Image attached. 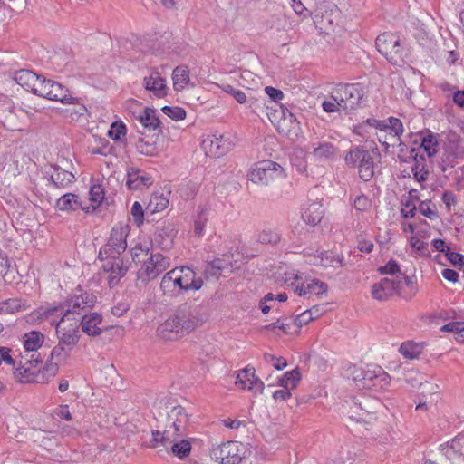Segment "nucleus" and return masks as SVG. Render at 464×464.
Masks as SVG:
<instances>
[{"instance_id":"nucleus-1","label":"nucleus","mask_w":464,"mask_h":464,"mask_svg":"<svg viewBox=\"0 0 464 464\" xmlns=\"http://www.w3.org/2000/svg\"><path fill=\"white\" fill-rule=\"evenodd\" d=\"M206 321L207 315L201 308L185 303L158 326L156 333L164 341H177L195 331Z\"/></svg>"},{"instance_id":"nucleus-2","label":"nucleus","mask_w":464,"mask_h":464,"mask_svg":"<svg viewBox=\"0 0 464 464\" xmlns=\"http://www.w3.org/2000/svg\"><path fill=\"white\" fill-rule=\"evenodd\" d=\"M377 146L368 149L366 145H353L345 151L343 160L349 169H357L360 179L365 182L374 176V156H379Z\"/></svg>"},{"instance_id":"nucleus-3","label":"nucleus","mask_w":464,"mask_h":464,"mask_svg":"<svg viewBox=\"0 0 464 464\" xmlns=\"http://www.w3.org/2000/svg\"><path fill=\"white\" fill-rule=\"evenodd\" d=\"M80 292L79 295H74L67 300L65 304L45 309L42 315L48 318L54 314H63L62 321H66L71 320V317H73L75 314L80 315L81 310L92 308L96 303V296L92 293L82 292V289H80Z\"/></svg>"},{"instance_id":"nucleus-4","label":"nucleus","mask_w":464,"mask_h":464,"mask_svg":"<svg viewBox=\"0 0 464 464\" xmlns=\"http://www.w3.org/2000/svg\"><path fill=\"white\" fill-rule=\"evenodd\" d=\"M369 127L375 128L381 131L385 132V135L379 136L378 140L383 148L384 152H388L391 146L394 147V140H399L404 132L402 121L396 117L390 116L384 120H377L375 118H368L366 120Z\"/></svg>"},{"instance_id":"nucleus-5","label":"nucleus","mask_w":464,"mask_h":464,"mask_svg":"<svg viewBox=\"0 0 464 464\" xmlns=\"http://www.w3.org/2000/svg\"><path fill=\"white\" fill-rule=\"evenodd\" d=\"M36 367L27 363V361L22 364V361H20L19 365L14 371L15 380L24 383H45L54 377L59 371L57 363L49 362L45 363L42 371L35 370Z\"/></svg>"},{"instance_id":"nucleus-6","label":"nucleus","mask_w":464,"mask_h":464,"mask_svg":"<svg viewBox=\"0 0 464 464\" xmlns=\"http://www.w3.org/2000/svg\"><path fill=\"white\" fill-rule=\"evenodd\" d=\"M375 45L378 52L390 63L401 66L404 63V49L401 46V40L396 34L392 33L379 34Z\"/></svg>"},{"instance_id":"nucleus-7","label":"nucleus","mask_w":464,"mask_h":464,"mask_svg":"<svg viewBox=\"0 0 464 464\" xmlns=\"http://www.w3.org/2000/svg\"><path fill=\"white\" fill-rule=\"evenodd\" d=\"M247 176L248 179L254 183L267 185L276 179L285 178L286 174L280 164L265 160L255 163Z\"/></svg>"},{"instance_id":"nucleus-8","label":"nucleus","mask_w":464,"mask_h":464,"mask_svg":"<svg viewBox=\"0 0 464 464\" xmlns=\"http://www.w3.org/2000/svg\"><path fill=\"white\" fill-rule=\"evenodd\" d=\"M38 88L35 91L38 96L50 101L60 102L63 104H71L78 102L77 97H73L70 90L59 82L46 79H41Z\"/></svg>"},{"instance_id":"nucleus-9","label":"nucleus","mask_w":464,"mask_h":464,"mask_svg":"<svg viewBox=\"0 0 464 464\" xmlns=\"http://www.w3.org/2000/svg\"><path fill=\"white\" fill-rule=\"evenodd\" d=\"M362 97L359 83H339L332 91V98L334 102L339 101L342 110L346 112L355 110Z\"/></svg>"},{"instance_id":"nucleus-10","label":"nucleus","mask_w":464,"mask_h":464,"mask_svg":"<svg viewBox=\"0 0 464 464\" xmlns=\"http://www.w3.org/2000/svg\"><path fill=\"white\" fill-rule=\"evenodd\" d=\"M244 446L237 441L229 440L212 447L210 457L221 464H239L244 459Z\"/></svg>"},{"instance_id":"nucleus-11","label":"nucleus","mask_w":464,"mask_h":464,"mask_svg":"<svg viewBox=\"0 0 464 464\" xmlns=\"http://www.w3.org/2000/svg\"><path fill=\"white\" fill-rule=\"evenodd\" d=\"M129 231L130 227L128 225L118 224L114 226L107 243L101 247L99 256H121V254L127 248L126 237Z\"/></svg>"},{"instance_id":"nucleus-12","label":"nucleus","mask_w":464,"mask_h":464,"mask_svg":"<svg viewBox=\"0 0 464 464\" xmlns=\"http://www.w3.org/2000/svg\"><path fill=\"white\" fill-rule=\"evenodd\" d=\"M99 258L103 261L102 268L106 273H109L108 276V284L111 288L116 286L121 278H122L128 269L129 266L126 262L121 256H99Z\"/></svg>"},{"instance_id":"nucleus-13","label":"nucleus","mask_w":464,"mask_h":464,"mask_svg":"<svg viewBox=\"0 0 464 464\" xmlns=\"http://www.w3.org/2000/svg\"><path fill=\"white\" fill-rule=\"evenodd\" d=\"M402 282L400 279L382 278L372 286V295L379 301L387 300L393 295L404 297L401 295Z\"/></svg>"},{"instance_id":"nucleus-14","label":"nucleus","mask_w":464,"mask_h":464,"mask_svg":"<svg viewBox=\"0 0 464 464\" xmlns=\"http://www.w3.org/2000/svg\"><path fill=\"white\" fill-rule=\"evenodd\" d=\"M44 343V335L38 331H31L25 334L23 337V343L24 351L27 353L32 352L30 359H27V363L33 366H38L44 362V357L38 353V350Z\"/></svg>"},{"instance_id":"nucleus-15","label":"nucleus","mask_w":464,"mask_h":464,"mask_svg":"<svg viewBox=\"0 0 464 464\" xmlns=\"http://www.w3.org/2000/svg\"><path fill=\"white\" fill-rule=\"evenodd\" d=\"M71 320H73L74 322L65 326L63 324L65 323V321H62L61 319L56 324L55 330L58 342L61 343V344H65L66 346H70L71 348L74 349L81 338L79 330L80 324L78 323V319L75 317H72Z\"/></svg>"},{"instance_id":"nucleus-16","label":"nucleus","mask_w":464,"mask_h":464,"mask_svg":"<svg viewBox=\"0 0 464 464\" xmlns=\"http://www.w3.org/2000/svg\"><path fill=\"white\" fill-rule=\"evenodd\" d=\"M164 137L161 133L140 137L134 143L139 153L145 156H157L165 146Z\"/></svg>"},{"instance_id":"nucleus-17","label":"nucleus","mask_w":464,"mask_h":464,"mask_svg":"<svg viewBox=\"0 0 464 464\" xmlns=\"http://www.w3.org/2000/svg\"><path fill=\"white\" fill-rule=\"evenodd\" d=\"M236 385L240 389H247L255 393H262L265 388L263 381L256 375L255 368L250 366H246L239 371Z\"/></svg>"},{"instance_id":"nucleus-18","label":"nucleus","mask_w":464,"mask_h":464,"mask_svg":"<svg viewBox=\"0 0 464 464\" xmlns=\"http://www.w3.org/2000/svg\"><path fill=\"white\" fill-rule=\"evenodd\" d=\"M409 158L413 161L411 171L414 179L419 182L426 181L430 174L427 165L428 156L426 151H423L417 147H411L410 148Z\"/></svg>"},{"instance_id":"nucleus-19","label":"nucleus","mask_w":464,"mask_h":464,"mask_svg":"<svg viewBox=\"0 0 464 464\" xmlns=\"http://www.w3.org/2000/svg\"><path fill=\"white\" fill-rule=\"evenodd\" d=\"M177 230L173 223L163 221L156 227L154 242L163 250H169L173 246Z\"/></svg>"},{"instance_id":"nucleus-20","label":"nucleus","mask_w":464,"mask_h":464,"mask_svg":"<svg viewBox=\"0 0 464 464\" xmlns=\"http://www.w3.org/2000/svg\"><path fill=\"white\" fill-rule=\"evenodd\" d=\"M133 104L140 109L138 113L133 112V116L143 128L149 131L159 130L158 133H161L160 121L156 114V110L150 107H142L138 102H133Z\"/></svg>"},{"instance_id":"nucleus-21","label":"nucleus","mask_w":464,"mask_h":464,"mask_svg":"<svg viewBox=\"0 0 464 464\" xmlns=\"http://www.w3.org/2000/svg\"><path fill=\"white\" fill-rule=\"evenodd\" d=\"M372 401L368 397H362L361 399H354L353 405L351 407L350 419L357 422H369L375 413L373 407L371 404Z\"/></svg>"},{"instance_id":"nucleus-22","label":"nucleus","mask_w":464,"mask_h":464,"mask_svg":"<svg viewBox=\"0 0 464 464\" xmlns=\"http://www.w3.org/2000/svg\"><path fill=\"white\" fill-rule=\"evenodd\" d=\"M439 450L450 461L464 458V434L459 433L450 441L440 444Z\"/></svg>"},{"instance_id":"nucleus-23","label":"nucleus","mask_w":464,"mask_h":464,"mask_svg":"<svg viewBox=\"0 0 464 464\" xmlns=\"http://www.w3.org/2000/svg\"><path fill=\"white\" fill-rule=\"evenodd\" d=\"M327 290V284L317 279L302 282L301 284L295 285L294 288V292L295 294L304 297H310L311 295L320 296L325 294Z\"/></svg>"},{"instance_id":"nucleus-24","label":"nucleus","mask_w":464,"mask_h":464,"mask_svg":"<svg viewBox=\"0 0 464 464\" xmlns=\"http://www.w3.org/2000/svg\"><path fill=\"white\" fill-rule=\"evenodd\" d=\"M43 78H44V75H38L34 72L25 69L18 70L14 74V80L17 84L26 90L30 89L35 95H38L35 89L38 88L37 86H39V83L42 82L41 79Z\"/></svg>"},{"instance_id":"nucleus-25","label":"nucleus","mask_w":464,"mask_h":464,"mask_svg":"<svg viewBox=\"0 0 464 464\" xmlns=\"http://www.w3.org/2000/svg\"><path fill=\"white\" fill-rule=\"evenodd\" d=\"M168 419L171 421V426L174 429L173 433L183 435L189 422L188 414L185 409L180 405L173 407L168 414Z\"/></svg>"},{"instance_id":"nucleus-26","label":"nucleus","mask_w":464,"mask_h":464,"mask_svg":"<svg viewBox=\"0 0 464 464\" xmlns=\"http://www.w3.org/2000/svg\"><path fill=\"white\" fill-rule=\"evenodd\" d=\"M143 85L147 91L152 92L158 98L167 95L166 80L157 71L151 72L150 76L143 78Z\"/></svg>"},{"instance_id":"nucleus-27","label":"nucleus","mask_w":464,"mask_h":464,"mask_svg":"<svg viewBox=\"0 0 464 464\" xmlns=\"http://www.w3.org/2000/svg\"><path fill=\"white\" fill-rule=\"evenodd\" d=\"M152 183L151 176L141 169H131L127 173L126 186L129 189H141Z\"/></svg>"},{"instance_id":"nucleus-28","label":"nucleus","mask_w":464,"mask_h":464,"mask_svg":"<svg viewBox=\"0 0 464 464\" xmlns=\"http://www.w3.org/2000/svg\"><path fill=\"white\" fill-rule=\"evenodd\" d=\"M235 146L233 140L224 134H214L209 140V151L215 157H221L230 151Z\"/></svg>"},{"instance_id":"nucleus-29","label":"nucleus","mask_w":464,"mask_h":464,"mask_svg":"<svg viewBox=\"0 0 464 464\" xmlns=\"http://www.w3.org/2000/svg\"><path fill=\"white\" fill-rule=\"evenodd\" d=\"M179 272L181 285H183L185 292L188 290L198 291L203 285V280L201 277L196 276V272L188 266L177 267Z\"/></svg>"},{"instance_id":"nucleus-30","label":"nucleus","mask_w":464,"mask_h":464,"mask_svg":"<svg viewBox=\"0 0 464 464\" xmlns=\"http://www.w3.org/2000/svg\"><path fill=\"white\" fill-rule=\"evenodd\" d=\"M420 142L417 148L426 151L428 158L434 157L438 152L439 140L438 134L433 133L430 130L426 129L420 131Z\"/></svg>"},{"instance_id":"nucleus-31","label":"nucleus","mask_w":464,"mask_h":464,"mask_svg":"<svg viewBox=\"0 0 464 464\" xmlns=\"http://www.w3.org/2000/svg\"><path fill=\"white\" fill-rule=\"evenodd\" d=\"M183 435H177L175 433L170 434L169 445L170 452L179 459H183L188 457L191 452V442L189 440L183 439Z\"/></svg>"},{"instance_id":"nucleus-32","label":"nucleus","mask_w":464,"mask_h":464,"mask_svg":"<svg viewBox=\"0 0 464 464\" xmlns=\"http://www.w3.org/2000/svg\"><path fill=\"white\" fill-rule=\"evenodd\" d=\"M79 323L82 331L89 336H98L102 334V329L98 325L102 321V315L98 313H92L90 315H82Z\"/></svg>"},{"instance_id":"nucleus-33","label":"nucleus","mask_w":464,"mask_h":464,"mask_svg":"<svg viewBox=\"0 0 464 464\" xmlns=\"http://www.w3.org/2000/svg\"><path fill=\"white\" fill-rule=\"evenodd\" d=\"M232 255L225 254L222 257H218L208 261L205 267L207 277H218L225 268H228L232 263Z\"/></svg>"},{"instance_id":"nucleus-34","label":"nucleus","mask_w":464,"mask_h":464,"mask_svg":"<svg viewBox=\"0 0 464 464\" xmlns=\"http://www.w3.org/2000/svg\"><path fill=\"white\" fill-rule=\"evenodd\" d=\"M324 216V208L321 202L314 201L310 203L302 214L303 220L314 227L319 224Z\"/></svg>"},{"instance_id":"nucleus-35","label":"nucleus","mask_w":464,"mask_h":464,"mask_svg":"<svg viewBox=\"0 0 464 464\" xmlns=\"http://www.w3.org/2000/svg\"><path fill=\"white\" fill-rule=\"evenodd\" d=\"M170 194L169 190H167L166 193L163 191H155L151 194L149 203L146 207V212H150V214L160 212L164 210L169 205V196Z\"/></svg>"},{"instance_id":"nucleus-36","label":"nucleus","mask_w":464,"mask_h":464,"mask_svg":"<svg viewBox=\"0 0 464 464\" xmlns=\"http://www.w3.org/2000/svg\"><path fill=\"white\" fill-rule=\"evenodd\" d=\"M50 180L54 187L58 188H64L75 181V177L72 172L67 171L59 166H54Z\"/></svg>"},{"instance_id":"nucleus-37","label":"nucleus","mask_w":464,"mask_h":464,"mask_svg":"<svg viewBox=\"0 0 464 464\" xmlns=\"http://www.w3.org/2000/svg\"><path fill=\"white\" fill-rule=\"evenodd\" d=\"M378 367L379 366H375L372 370H355L353 372V379L357 382L358 386L364 389H372V386H374L372 383L376 378Z\"/></svg>"},{"instance_id":"nucleus-38","label":"nucleus","mask_w":464,"mask_h":464,"mask_svg":"<svg viewBox=\"0 0 464 464\" xmlns=\"http://www.w3.org/2000/svg\"><path fill=\"white\" fill-rule=\"evenodd\" d=\"M173 88L175 91L183 90L189 82V70L187 65H179L172 72Z\"/></svg>"},{"instance_id":"nucleus-39","label":"nucleus","mask_w":464,"mask_h":464,"mask_svg":"<svg viewBox=\"0 0 464 464\" xmlns=\"http://www.w3.org/2000/svg\"><path fill=\"white\" fill-rule=\"evenodd\" d=\"M56 208L62 211L77 210L83 208L80 198L73 193L63 195L56 202Z\"/></svg>"},{"instance_id":"nucleus-40","label":"nucleus","mask_w":464,"mask_h":464,"mask_svg":"<svg viewBox=\"0 0 464 464\" xmlns=\"http://www.w3.org/2000/svg\"><path fill=\"white\" fill-rule=\"evenodd\" d=\"M72 350L73 349L70 346L61 344V343L58 342V343L52 349L49 359L46 362L57 363V366L59 367V363L65 362L70 358Z\"/></svg>"},{"instance_id":"nucleus-41","label":"nucleus","mask_w":464,"mask_h":464,"mask_svg":"<svg viewBox=\"0 0 464 464\" xmlns=\"http://www.w3.org/2000/svg\"><path fill=\"white\" fill-rule=\"evenodd\" d=\"M313 146H314V150H313L314 156L320 160L333 159V158H334V156L337 152L336 147L331 142L324 141V142H319L317 144L314 143Z\"/></svg>"},{"instance_id":"nucleus-42","label":"nucleus","mask_w":464,"mask_h":464,"mask_svg":"<svg viewBox=\"0 0 464 464\" xmlns=\"http://www.w3.org/2000/svg\"><path fill=\"white\" fill-rule=\"evenodd\" d=\"M221 89L226 92L230 94L238 103L247 104V108L254 109V105L256 102V100L247 99L246 93L238 89L234 88L232 85L226 83L221 85Z\"/></svg>"},{"instance_id":"nucleus-43","label":"nucleus","mask_w":464,"mask_h":464,"mask_svg":"<svg viewBox=\"0 0 464 464\" xmlns=\"http://www.w3.org/2000/svg\"><path fill=\"white\" fill-rule=\"evenodd\" d=\"M207 208H198L197 216L193 221V234L195 237H201L205 233V227L208 222Z\"/></svg>"},{"instance_id":"nucleus-44","label":"nucleus","mask_w":464,"mask_h":464,"mask_svg":"<svg viewBox=\"0 0 464 464\" xmlns=\"http://www.w3.org/2000/svg\"><path fill=\"white\" fill-rule=\"evenodd\" d=\"M170 434L169 431L165 430L160 432V430H152V438L148 443V447L150 449H155L160 445L163 446L166 450H169L171 441L169 440Z\"/></svg>"},{"instance_id":"nucleus-45","label":"nucleus","mask_w":464,"mask_h":464,"mask_svg":"<svg viewBox=\"0 0 464 464\" xmlns=\"http://www.w3.org/2000/svg\"><path fill=\"white\" fill-rule=\"evenodd\" d=\"M157 268L158 266H156L150 260L144 261V265L138 271V278L141 279L142 281H150L156 278L160 274L163 272L158 270Z\"/></svg>"},{"instance_id":"nucleus-46","label":"nucleus","mask_w":464,"mask_h":464,"mask_svg":"<svg viewBox=\"0 0 464 464\" xmlns=\"http://www.w3.org/2000/svg\"><path fill=\"white\" fill-rule=\"evenodd\" d=\"M300 372L297 369L286 372L279 379V385L285 389H295L300 380Z\"/></svg>"},{"instance_id":"nucleus-47","label":"nucleus","mask_w":464,"mask_h":464,"mask_svg":"<svg viewBox=\"0 0 464 464\" xmlns=\"http://www.w3.org/2000/svg\"><path fill=\"white\" fill-rule=\"evenodd\" d=\"M24 309V304L18 298H10L0 302V313L3 314H13Z\"/></svg>"},{"instance_id":"nucleus-48","label":"nucleus","mask_w":464,"mask_h":464,"mask_svg":"<svg viewBox=\"0 0 464 464\" xmlns=\"http://www.w3.org/2000/svg\"><path fill=\"white\" fill-rule=\"evenodd\" d=\"M391 383V377L390 375L382 368H377V373L376 378L372 384V389L378 391V390H386Z\"/></svg>"},{"instance_id":"nucleus-49","label":"nucleus","mask_w":464,"mask_h":464,"mask_svg":"<svg viewBox=\"0 0 464 464\" xmlns=\"http://www.w3.org/2000/svg\"><path fill=\"white\" fill-rule=\"evenodd\" d=\"M256 240L261 244L276 245L281 240V235L275 230H263L257 235Z\"/></svg>"},{"instance_id":"nucleus-50","label":"nucleus","mask_w":464,"mask_h":464,"mask_svg":"<svg viewBox=\"0 0 464 464\" xmlns=\"http://www.w3.org/2000/svg\"><path fill=\"white\" fill-rule=\"evenodd\" d=\"M172 276L174 274L166 273L160 282V289L163 294L171 297L179 295L174 282H172Z\"/></svg>"},{"instance_id":"nucleus-51","label":"nucleus","mask_w":464,"mask_h":464,"mask_svg":"<svg viewBox=\"0 0 464 464\" xmlns=\"http://www.w3.org/2000/svg\"><path fill=\"white\" fill-rule=\"evenodd\" d=\"M321 265L324 266L339 267L343 266V256L334 255L332 252L321 254Z\"/></svg>"},{"instance_id":"nucleus-52","label":"nucleus","mask_w":464,"mask_h":464,"mask_svg":"<svg viewBox=\"0 0 464 464\" xmlns=\"http://www.w3.org/2000/svg\"><path fill=\"white\" fill-rule=\"evenodd\" d=\"M378 272L381 275L396 276V279H399L400 275L402 273L399 263L392 258L390 259L386 265L380 266Z\"/></svg>"},{"instance_id":"nucleus-53","label":"nucleus","mask_w":464,"mask_h":464,"mask_svg":"<svg viewBox=\"0 0 464 464\" xmlns=\"http://www.w3.org/2000/svg\"><path fill=\"white\" fill-rule=\"evenodd\" d=\"M127 128L122 121H114L111 125V129L108 131V135L113 140H121L122 137L126 135Z\"/></svg>"},{"instance_id":"nucleus-54","label":"nucleus","mask_w":464,"mask_h":464,"mask_svg":"<svg viewBox=\"0 0 464 464\" xmlns=\"http://www.w3.org/2000/svg\"><path fill=\"white\" fill-rule=\"evenodd\" d=\"M161 111L165 115L175 121L184 120L187 115V112L183 108L177 106H164Z\"/></svg>"},{"instance_id":"nucleus-55","label":"nucleus","mask_w":464,"mask_h":464,"mask_svg":"<svg viewBox=\"0 0 464 464\" xmlns=\"http://www.w3.org/2000/svg\"><path fill=\"white\" fill-rule=\"evenodd\" d=\"M395 145L398 146V159L401 162H409L410 161V148L407 141H403L400 137L399 140H394Z\"/></svg>"},{"instance_id":"nucleus-56","label":"nucleus","mask_w":464,"mask_h":464,"mask_svg":"<svg viewBox=\"0 0 464 464\" xmlns=\"http://www.w3.org/2000/svg\"><path fill=\"white\" fill-rule=\"evenodd\" d=\"M89 194L90 200L97 206L101 205L104 199V188L100 184L92 186Z\"/></svg>"},{"instance_id":"nucleus-57","label":"nucleus","mask_w":464,"mask_h":464,"mask_svg":"<svg viewBox=\"0 0 464 464\" xmlns=\"http://www.w3.org/2000/svg\"><path fill=\"white\" fill-rule=\"evenodd\" d=\"M299 153H300V156L297 153H295L291 157V163L293 166L296 167V170L299 173L304 174V173H306V171H307V163L304 160V151L301 150Z\"/></svg>"},{"instance_id":"nucleus-58","label":"nucleus","mask_w":464,"mask_h":464,"mask_svg":"<svg viewBox=\"0 0 464 464\" xmlns=\"http://www.w3.org/2000/svg\"><path fill=\"white\" fill-rule=\"evenodd\" d=\"M149 260L158 266V270L165 271L169 266V259L160 253L150 254Z\"/></svg>"},{"instance_id":"nucleus-59","label":"nucleus","mask_w":464,"mask_h":464,"mask_svg":"<svg viewBox=\"0 0 464 464\" xmlns=\"http://www.w3.org/2000/svg\"><path fill=\"white\" fill-rule=\"evenodd\" d=\"M130 213L133 217V221L137 227H140L144 222V210L141 204L135 201L131 207Z\"/></svg>"},{"instance_id":"nucleus-60","label":"nucleus","mask_w":464,"mask_h":464,"mask_svg":"<svg viewBox=\"0 0 464 464\" xmlns=\"http://www.w3.org/2000/svg\"><path fill=\"white\" fill-rule=\"evenodd\" d=\"M353 207L357 211H368L372 207L370 198L364 194L357 196L353 201Z\"/></svg>"},{"instance_id":"nucleus-61","label":"nucleus","mask_w":464,"mask_h":464,"mask_svg":"<svg viewBox=\"0 0 464 464\" xmlns=\"http://www.w3.org/2000/svg\"><path fill=\"white\" fill-rule=\"evenodd\" d=\"M430 205H431L430 200L421 201L419 206V211L424 217L430 218V220H434L438 218V213L436 210H434L430 208Z\"/></svg>"},{"instance_id":"nucleus-62","label":"nucleus","mask_w":464,"mask_h":464,"mask_svg":"<svg viewBox=\"0 0 464 464\" xmlns=\"http://www.w3.org/2000/svg\"><path fill=\"white\" fill-rule=\"evenodd\" d=\"M341 105L342 103H339V101L334 102V100L332 98V92L330 93L328 99L322 102L323 110L328 113L339 111L342 110Z\"/></svg>"},{"instance_id":"nucleus-63","label":"nucleus","mask_w":464,"mask_h":464,"mask_svg":"<svg viewBox=\"0 0 464 464\" xmlns=\"http://www.w3.org/2000/svg\"><path fill=\"white\" fill-rule=\"evenodd\" d=\"M411 247L415 248L420 256L430 257V253L428 250V243L419 238H412L411 241Z\"/></svg>"},{"instance_id":"nucleus-64","label":"nucleus","mask_w":464,"mask_h":464,"mask_svg":"<svg viewBox=\"0 0 464 464\" xmlns=\"http://www.w3.org/2000/svg\"><path fill=\"white\" fill-rule=\"evenodd\" d=\"M446 257L453 266H464V255L450 249V252L446 253Z\"/></svg>"}]
</instances>
